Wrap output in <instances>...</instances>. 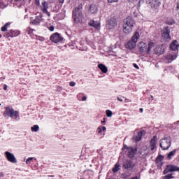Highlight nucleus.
Here are the masks:
<instances>
[{
  "label": "nucleus",
  "mask_w": 179,
  "mask_h": 179,
  "mask_svg": "<svg viewBox=\"0 0 179 179\" xmlns=\"http://www.w3.org/2000/svg\"><path fill=\"white\" fill-rule=\"evenodd\" d=\"M83 4H80L73 10V19L76 23H82L83 22Z\"/></svg>",
  "instance_id": "1"
},
{
  "label": "nucleus",
  "mask_w": 179,
  "mask_h": 179,
  "mask_svg": "<svg viewBox=\"0 0 179 179\" xmlns=\"http://www.w3.org/2000/svg\"><path fill=\"white\" fill-rule=\"evenodd\" d=\"M123 31L126 34H129L131 31H132V28L134 27V24H135V21H134V18L131 16H128L123 20Z\"/></svg>",
  "instance_id": "2"
},
{
  "label": "nucleus",
  "mask_w": 179,
  "mask_h": 179,
  "mask_svg": "<svg viewBox=\"0 0 179 179\" xmlns=\"http://www.w3.org/2000/svg\"><path fill=\"white\" fill-rule=\"evenodd\" d=\"M153 47H155V43L153 42H150L148 43H148H144V42H140L138 43V48H139V51L141 52H146V54L148 55H149V54H150L151 51H152V48H153Z\"/></svg>",
  "instance_id": "3"
},
{
  "label": "nucleus",
  "mask_w": 179,
  "mask_h": 179,
  "mask_svg": "<svg viewBox=\"0 0 179 179\" xmlns=\"http://www.w3.org/2000/svg\"><path fill=\"white\" fill-rule=\"evenodd\" d=\"M159 146L162 150L170 149V146H171V137L164 136V138L160 140Z\"/></svg>",
  "instance_id": "4"
},
{
  "label": "nucleus",
  "mask_w": 179,
  "mask_h": 179,
  "mask_svg": "<svg viewBox=\"0 0 179 179\" xmlns=\"http://www.w3.org/2000/svg\"><path fill=\"white\" fill-rule=\"evenodd\" d=\"M138 39L139 32L136 31L132 36L131 39L126 44V48H129V50H134V48L136 47V43H138Z\"/></svg>",
  "instance_id": "5"
},
{
  "label": "nucleus",
  "mask_w": 179,
  "mask_h": 179,
  "mask_svg": "<svg viewBox=\"0 0 179 179\" xmlns=\"http://www.w3.org/2000/svg\"><path fill=\"white\" fill-rule=\"evenodd\" d=\"M122 167L127 171H132L135 168V163L132 160L127 159L123 162Z\"/></svg>",
  "instance_id": "6"
},
{
  "label": "nucleus",
  "mask_w": 179,
  "mask_h": 179,
  "mask_svg": "<svg viewBox=\"0 0 179 179\" xmlns=\"http://www.w3.org/2000/svg\"><path fill=\"white\" fill-rule=\"evenodd\" d=\"M4 115H8V117H10V118H13V117H15L16 120V118H18L19 117V112L15 111V110L10 109L9 107H6Z\"/></svg>",
  "instance_id": "7"
},
{
  "label": "nucleus",
  "mask_w": 179,
  "mask_h": 179,
  "mask_svg": "<svg viewBox=\"0 0 179 179\" xmlns=\"http://www.w3.org/2000/svg\"><path fill=\"white\" fill-rule=\"evenodd\" d=\"M162 36L164 41H170V40H171V36H170V27H164L162 30Z\"/></svg>",
  "instance_id": "8"
},
{
  "label": "nucleus",
  "mask_w": 179,
  "mask_h": 179,
  "mask_svg": "<svg viewBox=\"0 0 179 179\" xmlns=\"http://www.w3.org/2000/svg\"><path fill=\"white\" fill-rule=\"evenodd\" d=\"M174 171H179V167L176 165L169 164L166 165V167L164 170L163 173L167 174L169 173H173Z\"/></svg>",
  "instance_id": "9"
},
{
  "label": "nucleus",
  "mask_w": 179,
  "mask_h": 179,
  "mask_svg": "<svg viewBox=\"0 0 179 179\" xmlns=\"http://www.w3.org/2000/svg\"><path fill=\"white\" fill-rule=\"evenodd\" d=\"M50 40L52 41V43H59V41H62L64 40V38L59 35L58 33H55L50 36Z\"/></svg>",
  "instance_id": "10"
},
{
  "label": "nucleus",
  "mask_w": 179,
  "mask_h": 179,
  "mask_svg": "<svg viewBox=\"0 0 179 179\" xmlns=\"http://www.w3.org/2000/svg\"><path fill=\"white\" fill-rule=\"evenodd\" d=\"M5 155L7 160L10 162V163H17V160L13 154L7 151L5 152Z\"/></svg>",
  "instance_id": "11"
},
{
  "label": "nucleus",
  "mask_w": 179,
  "mask_h": 179,
  "mask_svg": "<svg viewBox=\"0 0 179 179\" xmlns=\"http://www.w3.org/2000/svg\"><path fill=\"white\" fill-rule=\"evenodd\" d=\"M146 135V131L145 130H141L140 132H138V135L134 136L133 139L136 143L141 141L142 139V136H145Z\"/></svg>",
  "instance_id": "12"
},
{
  "label": "nucleus",
  "mask_w": 179,
  "mask_h": 179,
  "mask_svg": "<svg viewBox=\"0 0 179 179\" xmlns=\"http://www.w3.org/2000/svg\"><path fill=\"white\" fill-rule=\"evenodd\" d=\"M19 34H20V31L11 29L7 32V34H6L5 36L7 38H9V37H17Z\"/></svg>",
  "instance_id": "13"
},
{
  "label": "nucleus",
  "mask_w": 179,
  "mask_h": 179,
  "mask_svg": "<svg viewBox=\"0 0 179 179\" xmlns=\"http://www.w3.org/2000/svg\"><path fill=\"white\" fill-rule=\"evenodd\" d=\"M147 3H149L151 8H159V6H160V1L159 0H148Z\"/></svg>",
  "instance_id": "14"
},
{
  "label": "nucleus",
  "mask_w": 179,
  "mask_h": 179,
  "mask_svg": "<svg viewBox=\"0 0 179 179\" xmlns=\"http://www.w3.org/2000/svg\"><path fill=\"white\" fill-rule=\"evenodd\" d=\"M41 9L42 12L46 13L48 16H51V13H50V12H48V10H47L48 9V3H47L46 1L43 2L41 6Z\"/></svg>",
  "instance_id": "15"
},
{
  "label": "nucleus",
  "mask_w": 179,
  "mask_h": 179,
  "mask_svg": "<svg viewBox=\"0 0 179 179\" xmlns=\"http://www.w3.org/2000/svg\"><path fill=\"white\" fill-rule=\"evenodd\" d=\"M154 52L157 55H162V54H164V48H163V45H157L155 48Z\"/></svg>",
  "instance_id": "16"
},
{
  "label": "nucleus",
  "mask_w": 179,
  "mask_h": 179,
  "mask_svg": "<svg viewBox=\"0 0 179 179\" xmlns=\"http://www.w3.org/2000/svg\"><path fill=\"white\" fill-rule=\"evenodd\" d=\"M108 26L109 29H114V27H117V20L114 18H110L108 20Z\"/></svg>",
  "instance_id": "17"
},
{
  "label": "nucleus",
  "mask_w": 179,
  "mask_h": 179,
  "mask_svg": "<svg viewBox=\"0 0 179 179\" xmlns=\"http://www.w3.org/2000/svg\"><path fill=\"white\" fill-rule=\"evenodd\" d=\"M177 58V55L174 52L170 53L166 57V59L168 62V64H170V62L174 61Z\"/></svg>",
  "instance_id": "18"
},
{
  "label": "nucleus",
  "mask_w": 179,
  "mask_h": 179,
  "mask_svg": "<svg viewBox=\"0 0 179 179\" xmlns=\"http://www.w3.org/2000/svg\"><path fill=\"white\" fill-rule=\"evenodd\" d=\"M170 50L172 51H177L178 50V41L177 40L173 41L170 45Z\"/></svg>",
  "instance_id": "19"
},
{
  "label": "nucleus",
  "mask_w": 179,
  "mask_h": 179,
  "mask_svg": "<svg viewBox=\"0 0 179 179\" xmlns=\"http://www.w3.org/2000/svg\"><path fill=\"white\" fill-rule=\"evenodd\" d=\"M136 154V149H134L132 148H128L127 156L128 157H129V159H132L133 157H134Z\"/></svg>",
  "instance_id": "20"
},
{
  "label": "nucleus",
  "mask_w": 179,
  "mask_h": 179,
  "mask_svg": "<svg viewBox=\"0 0 179 179\" xmlns=\"http://www.w3.org/2000/svg\"><path fill=\"white\" fill-rule=\"evenodd\" d=\"M43 22V15L36 16V18L31 22L32 24H40V22Z\"/></svg>",
  "instance_id": "21"
},
{
  "label": "nucleus",
  "mask_w": 179,
  "mask_h": 179,
  "mask_svg": "<svg viewBox=\"0 0 179 179\" xmlns=\"http://www.w3.org/2000/svg\"><path fill=\"white\" fill-rule=\"evenodd\" d=\"M98 68L103 72V73H107V72H108V69L103 64H99Z\"/></svg>",
  "instance_id": "22"
},
{
  "label": "nucleus",
  "mask_w": 179,
  "mask_h": 179,
  "mask_svg": "<svg viewBox=\"0 0 179 179\" xmlns=\"http://www.w3.org/2000/svg\"><path fill=\"white\" fill-rule=\"evenodd\" d=\"M151 150L153 151L156 149V136H154L150 141Z\"/></svg>",
  "instance_id": "23"
},
{
  "label": "nucleus",
  "mask_w": 179,
  "mask_h": 179,
  "mask_svg": "<svg viewBox=\"0 0 179 179\" xmlns=\"http://www.w3.org/2000/svg\"><path fill=\"white\" fill-rule=\"evenodd\" d=\"M121 165L120 164V163H116L115 166L113 168L112 171L113 173H114V174H115V173H118V171H120V170H121Z\"/></svg>",
  "instance_id": "24"
},
{
  "label": "nucleus",
  "mask_w": 179,
  "mask_h": 179,
  "mask_svg": "<svg viewBox=\"0 0 179 179\" xmlns=\"http://www.w3.org/2000/svg\"><path fill=\"white\" fill-rule=\"evenodd\" d=\"M89 11L91 13H96L97 12V6H96V4H91L90 6Z\"/></svg>",
  "instance_id": "25"
},
{
  "label": "nucleus",
  "mask_w": 179,
  "mask_h": 179,
  "mask_svg": "<svg viewBox=\"0 0 179 179\" xmlns=\"http://www.w3.org/2000/svg\"><path fill=\"white\" fill-rule=\"evenodd\" d=\"M90 26H92V27H95V29H99L100 27V22L97 21H91L89 22Z\"/></svg>",
  "instance_id": "26"
},
{
  "label": "nucleus",
  "mask_w": 179,
  "mask_h": 179,
  "mask_svg": "<svg viewBox=\"0 0 179 179\" xmlns=\"http://www.w3.org/2000/svg\"><path fill=\"white\" fill-rule=\"evenodd\" d=\"M176 152H177V150H173V151L170 152L168 154L169 160L171 159V157H173V156H174V155H176Z\"/></svg>",
  "instance_id": "27"
},
{
  "label": "nucleus",
  "mask_w": 179,
  "mask_h": 179,
  "mask_svg": "<svg viewBox=\"0 0 179 179\" xmlns=\"http://www.w3.org/2000/svg\"><path fill=\"white\" fill-rule=\"evenodd\" d=\"M8 26H10V22H7L4 26L1 27V31H6L8 30Z\"/></svg>",
  "instance_id": "28"
},
{
  "label": "nucleus",
  "mask_w": 179,
  "mask_h": 179,
  "mask_svg": "<svg viewBox=\"0 0 179 179\" xmlns=\"http://www.w3.org/2000/svg\"><path fill=\"white\" fill-rule=\"evenodd\" d=\"M32 132H37L38 131V129H40V127H38V125H34L31 128Z\"/></svg>",
  "instance_id": "29"
},
{
  "label": "nucleus",
  "mask_w": 179,
  "mask_h": 179,
  "mask_svg": "<svg viewBox=\"0 0 179 179\" xmlns=\"http://www.w3.org/2000/svg\"><path fill=\"white\" fill-rule=\"evenodd\" d=\"M164 159V157L162 155H159L157 159H156V161H157V163H159V162H162V160H163Z\"/></svg>",
  "instance_id": "30"
},
{
  "label": "nucleus",
  "mask_w": 179,
  "mask_h": 179,
  "mask_svg": "<svg viewBox=\"0 0 179 179\" xmlns=\"http://www.w3.org/2000/svg\"><path fill=\"white\" fill-rule=\"evenodd\" d=\"M106 115L107 117H112L113 116V112L110 110H106Z\"/></svg>",
  "instance_id": "31"
},
{
  "label": "nucleus",
  "mask_w": 179,
  "mask_h": 179,
  "mask_svg": "<svg viewBox=\"0 0 179 179\" xmlns=\"http://www.w3.org/2000/svg\"><path fill=\"white\" fill-rule=\"evenodd\" d=\"M6 6H7L6 4L0 2V9H5Z\"/></svg>",
  "instance_id": "32"
},
{
  "label": "nucleus",
  "mask_w": 179,
  "mask_h": 179,
  "mask_svg": "<svg viewBox=\"0 0 179 179\" xmlns=\"http://www.w3.org/2000/svg\"><path fill=\"white\" fill-rule=\"evenodd\" d=\"M33 157H29V158H28L27 159V161H26V164H30V162H32L33 161Z\"/></svg>",
  "instance_id": "33"
},
{
  "label": "nucleus",
  "mask_w": 179,
  "mask_h": 179,
  "mask_svg": "<svg viewBox=\"0 0 179 179\" xmlns=\"http://www.w3.org/2000/svg\"><path fill=\"white\" fill-rule=\"evenodd\" d=\"M109 3H113V2H118V0H108Z\"/></svg>",
  "instance_id": "34"
},
{
  "label": "nucleus",
  "mask_w": 179,
  "mask_h": 179,
  "mask_svg": "<svg viewBox=\"0 0 179 179\" xmlns=\"http://www.w3.org/2000/svg\"><path fill=\"white\" fill-rule=\"evenodd\" d=\"M69 85H70V86L73 87V86H75V85H76V83L73 81H71V82H70Z\"/></svg>",
  "instance_id": "35"
},
{
  "label": "nucleus",
  "mask_w": 179,
  "mask_h": 179,
  "mask_svg": "<svg viewBox=\"0 0 179 179\" xmlns=\"http://www.w3.org/2000/svg\"><path fill=\"white\" fill-rule=\"evenodd\" d=\"M145 3V1H143V0H140L139 1H138V7L139 6H141V3Z\"/></svg>",
  "instance_id": "36"
},
{
  "label": "nucleus",
  "mask_w": 179,
  "mask_h": 179,
  "mask_svg": "<svg viewBox=\"0 0 179 179\" xmlns=\"http://www.w3.org/2000/svg\"><path fill=\"white\" fill-rule=\"evenodd\" d=\"M54 29H55L54 26H50V27H49V30H50V31H54Z\"/></svg>",
  "instance_id": "37"
},
{
  "label": "nucleus",
  "mask_w": 179,
  "mask_h": 179,
  "mask_svg": "<svg viewBox=\"0 0 179 179\" xmlns=\"http://www.w3.org/2000/svg\"><path fill=\"white\" fill-rule=\"evenodd\" d=\"M133 66H134V68H136V69H139V66H137L136 64H134Z\"/></svg>",
  "instance_id": "38"
},
{
  "label": "nucleus",
  "mask_w": 179,
  "mask_h": 179,
  "mask_svg": "<svg viewBox=\"0 0 179 179\" xmlns=\"http://www.w3.org/2000/svg\"><path fill=\"white\" fill-rule=\"evenodd\" d=\"M98 134H101V127H98Z\"/></svg>",
  "instance_id": "39"
},
{
  "label": "nucleus",
  "mask_w": 179,
  "mask_h": 179,
  "mask_svg": "<svg viewBox=\"0 0 179 179\" xmlns=\"http://www.w3.org/2000/svg\"><path fill=\"white\" fill-rule=\"evenodd\" d=\"M124 149H127L128 150V149H129V148H128V146H127V145H124V148H122V150H124Z\"/></svg>",
  "instance_id": "40"
},
{
  "label": "nucleus",
  "mask_w": 179,
  "mask_h": 179,
  "mask_svg": "<svg viewBox=\"0 0 179 179\" xmlns=\"http://www.w3.org/2000/svg\"><path fill=\"white\" fill-rule=\"evenodd\" d=\"M87 98L86 97V96H83V98H82V100H83V101H86V99H87Z\"/></svg>",
  "instance_id": "41"
},
{
  "label": "nucleus",
  "mask_w": 179,
  "mask_h": 179,
  "mask_svg": "<svg viewBox=\"0 0 179 179\" xmlns=\"http://www.w3.org/2000/svg\"><path fill=\"white\" fill-rule=\"evenodd\" d=\"M8 89V85H4L3 90H6Z\"/></svg>",
  "instance_id": "42"
},
{
  "label": "nucleus",
  "mask_w": 179,
  "mask_h": 179,
  "mask_svg": "<svg viewBox=\"0 0 179 179\" xmlns=\"http://www.w3.org/2000/svg\"><path fill=\"white\" fill-rule=\"evenodd\" d=\"M117 99L118 100V101H122V99L120 98V97H117Z\"/></svg>",
  "instance_id": "43"
},
{
  "label": "nucleus",
  "mask_w": 179,
  "mask_h": 179,
  "mask_svg": "<svg viewBox=\"0 0 179 179\" xmlns=\"http://www.w3.org/2000/svg\"><path fill=\"white\" fill-rule=\"evenodd\" d=\"M64 1L65 0H59V3H64Z\"/></svg>",
  "instance_id": "44"
},
{
  "label": "nucleus",
  "mask_w": 179,
  "mask_h": 179,
  "mask_svg": "<svg viewBox=\"0 0 179 179\" xmlns=\"http://www.w3.org/2000/svg\"><path fill=\"white\" fill-rule=\"evenodd\" d=\"M105 122H106V118H103V120L101 121V123H102V124H105Z\"/></svg>",
  "instance_id": "45"
},
{
  "label": "nucleus",
  "mask_w": 179,
  "mask_h": 179,
  "mask_svg": "<svg viewBox=\"0 0 179 179\" xmlns=\"http://www.w3.org/2000/svg\"><path fill=\"white\" fill-rule=\"evenodd\" d=\"M129 2H135V1H138V0H128Z\"/></svg>",
  "instance_id": "46"
},
{
  "label": "nucleus",
  "mask_w": 179,
  "mask_h": 179,
  "mask_svg": "<svg viewBox=\"0 0 179 179\" xmlns=\"http://www.w3.org/2000/svg\"><path fill=\"white\" fill-rule=\"evenodd\" d=\"M106 127H102V131H106Z\"/></svg>",
  "instance_id": "47"
},
{
  "label": "nucleus",
  "mask_w": 179,
  "mask_h": 179,
  "mask_svg": "<svg viewBox=\"0 0 179 179\" xmlns=\"http://www.w3.org/2000/svg\"><path fill=\"white\" fill-rule=\"evenodd\" d=\"M0 177H3V173H0Z\"/></svg>",
  "instance_id": "48"
},
{
  "label": "nucleus",
  "mask_w": 179,
  "mask_h": 179,
  "mask_svg": "<svg viewBox=\"0 0 179 179\" xmlns=\"http://www.w3.org/2000/svg\"><path fill=\"white\" fill-rule=\"evenodd\" d=\"M140 111H141V113H143V108H140Z\"/></svg>",
  "instance_id": "49"
},
{
  "label": "nucleus",
  "mask_w": 179,
  "mask_h": 179,
  "mask_svg": "<svg viewBox=\"0 0 179 179\" xmlns=\"http://www.w3.org/2000/svg\"><path fill=\"white\" fill-rule=\"evenodd\" d=\"M39 2H40V0H36V3H39Z\"/></svg>",
  "instance_id": "50"
},
{
  "label": "nucleus",
  "mask_w": 179,
  "mask_h": 179,
  "mask_svg": "<svg viewBox=\"0 0 179 179\" xmlns=\"http://www.w3.org/2000/svg\"><path fill=\"white\" fill-rule=\"evenodd\" d=\"M129 176H131V174H129H129H127V175H126V178L129 177Z\"/></svg>",
  "instance_id": "51"
},
{
  "label": "nucleus",
  "mask_w": 179,
  "mask_h": 179,
  "mask_svg": "<svg viewBox=\"0 0 179 179\" xmlns=\"http://www.w3.org/2000/svg\"><path fill=\"white\" fill-rule=\"evenodd\" d=\"M131 179H138V176L134 177Z\"/></svg>",
  "instance_id": "52"
},
{
  "label": "nucleus",
  "mask_w": 179,
  "mask_h": 179,
  "mask_svg": "<svg viewBox=\"0 0 179 179\" xmlns=\"http://www.w3.org/2000/svg\"><path fill=\"white\" fill-rule=\"evenodd\" d=\"M152 100H153V96H151Z\"/></svg>",
  "instance_id": "53"
},
{
  "label": "nucleus",
  "mask_w": 179,
  "mask_h": 179,
  "mask_svg": "<svg viewBox=\"0 0 179 179\" xmlns=\"http://www.w3.org/2000/svg\"><path fill=\"white\" fill-rule=\"evenodd\" d=\"M176 124H179V121L176 122Z\"/></svg>",
  "instance_id": "54"
},
{
  "label": "nucleus",
  "mask_w": 179,
  "mask_h": 179,
  "mask_svg": "<svg viewBox=\"0 0 179 179\" xmlns=\"http://www.w3.org/2000/svg\"><path fill=\"white\" fill-rule=\"evenodd\" d=\"M1 37H2V35H0V38H1Z\"/></svg>",
  "instance_id": "55"
},
{
  "label": "nucleus",
  "mask_w": 179,
  "mask_h": 179,
  "mask_svg": "<svg viewBox=\"0 0 179 179\" xmlns=\"http://www.w3.org/2000/svg\"><path fill=\"white\" fill-rule=\"evenodd\" d=\"M106 179H112V178H106Z\"/></svg>",
  "instance_id": "56"
},
{
  "label": "nucleus",
  "mask_w": 179,
  "mask_h": 179,
  "mask_svg": "<svg viewBox=\"0 0 179 179\" xmlns=\"http://www.w3.org/2000/svg\"><path fill=\"white\" fill-rule=\"evenodd\" d=\"M80 179H82V178H80Z\"/></svg>",
  "instance_id": "57"
}]
</instances>
